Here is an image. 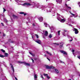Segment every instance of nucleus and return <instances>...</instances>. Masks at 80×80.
<instances>
[{"mask_svg": "<svg viewBox=\"0 0 80 80\" xmlns=\"http://www.w3.org/2000/svg\"><path fill=\"white\" fill-rule=\"evenodd\" d=\"M46 68L47 69H52V68H54V67L53 66H51V67H50L48 66L47 65L46 66Z\"/></svg>", "mask_w": 80, "mask_h": 80, "instance_id": "nucleus-1", "label": "nucleus"}, {"mask_svg": "<svg viewBox=\"0 0 80 80\" xmlns=\"http://www.w3.org/2000/svg\"><path fill=\"white\" fill-rule=\"evenodd\" d=\"M73 31H75V34H77V33H78V30L76 28H74L73 29Z\"/></svg>", "mask_w": 80, "mask_h": 80, "instance_id": "nucleus-2", "label": "nucleus"}, {"mask_svg": "<svg viewBox=\"0 0 80 80\" xmlns=\"http://www.w3.org/2000/svg\"><path fill=\"white\" fill-rule=\"evenodd\" d=\"M56 2L59 4H62V0H56Z\"/></svg>", "mask_w": 80, "mask_h": 80, "instance_id": "nucleus-3", "label": "nucleus"}, {"mask_svg": "<svg viewBox=\"0 0 80 80\" xmlns=\"http://www.w3.org/2000/svg\"><path fill=\"white\" fill-rule=\"evenodd\" d=\"M60 52L62 53H63L64 55H67V53L65 51L63 50H62L60 51Z\"/></svg>", "mask_w": 80, "mask_h": 80, "instance_id": "nucleus-4", "label": "nucleus"}, {"mask_svg": "<svg viewBox=\"0 0 80 80\" xmlns=\"http://www.w3.org/2000/svg\"><path fill=\"white\" fill-rule=\"evenodd\" d=\"M35 42L39 44H41V41L40 40H37L36 41H35Z\"/></svg>", "mask_w": 80, "mask_h": 80, "instance_id": "nucleus-5", "label": "nucleus"}, {"mask_svg": "<svg viewBox=\"0 0 80 80\" xmlns=\"http://www.w3.org/2000/svg\"><path fill=\"white\" fill-rule=\"evenodd\" d=\"M10 65L11 66V68L12 69V72L13 73H14V68H13V65L12 64H10Z\"/></svg>", "mask_w": 80, "mask_h": 80, "instance_id": "nucleus-6", "label": "nucleus"}, {"mask_svg": "<svg viewBox=\"0 0 80 80\" xmlns=\"http://www.w3.org/2000/svg\"><path fill=\"white\" fill-rule=\"evenodd\" d=\"M39 8H45V7L43 6H39L38 7Z\"/></svg>", "mask_w": 80, "mask_h": 80, "instance_id": "nucleus-7", "label": "nucleus"}, {"mask_svg": "<svg viewBox=\"0 0 80 80\" xmlns=\"http://www.w3.org/2000/svg\"><path fill=\"white\" fill-rule=\"evenodd\" d=\"M59 44L60 45H61L59 47L60 48H62L63 47V43L62 42H61V43H60Z\"/></svg>", "mask_w": 80, "mask_h": 80, "instance_id": "nucleus-8", "label": "nucleus"}, {"mask_svg": "<svg viewBox=\"0 0 80 80\" xmlns=\"http://www.w3.org/2000/svg\"><path fill=\"white\" fill-rule=\"evenodd\" d=\"M38 19L40 22H42V21H43V18H42V17L39 18H38Z\"/></svg>", "mask_w": 80, "mask_h": 80, "instance_id": "nucleus-9", "label": "nucleus"}, {"mask_svg": "<svg viewBox=\"0 0 80 80\" xmlns=\"http://www.w3.org/2000/svg\"><path fill=\"white\" fill-rule=\"evenodd\" d=\"M50 29L51 30V32H53L54 30H55V28H54L53 27L50 28Z\"/></svg>", "mask_w": 80, "mask_h": 80, "instance_id": "nucleus-10", "label": "nucleus"}, {"mask_svg": "<svg viewBox=\"0 0 80 80\" xmlns=\"http://www.w3.org/2000/svg\"><path fill=\"white\" fill-rule=\"evenodd\" d=\"M65 21H66V19H61L60 20V22H62V23H63V22H65Z\"/></svg>", "mask_w": 80, "mask_h": 80, "instance_id": "nucleus-11", "label": "nucleus"}, {"mask_svg": "<svg viewBox=\"0 0 80 80\" xmlns=\"http://www.w3.org/2000/svg\"><path fill=\"white\" fill-rule=\"evenodd\" d=\"M23 5H31V4L30 3H26L25 2L24 3Z\"/></svg>", "mask_w": 80, "mask_h": 80, "instance_id": "nucleus-12", "label": "nucleus"}, {"mask_svg": "<svg viewBox=\"0 0 80 80\" xmlns=\"http://www.w3.org/2000/svg\"><path fill=\"white\" fill-rule=\"evenodd\" d=\"M65 6H66V7H67V8H69V9H72V8H71V7L68 6V5L67 4H65Z\"/></svg>", "mask_w": 80, "mask_h": 80, "instance_id": "nucleus-13", "label": "nucleus"}, {"mask_svg": "<svg viewBox=\"0 0 80 80\" xmlns=\"http://www.w3.org/2000/svg\"><path fill=\"white\" fill-rule=\"evenodd\" d=\"M48 32L46 31L45 32V33L44 34V35L45 36H48Z\"/></svg>", "mask_w": 80, "mask_h": 80, "instance_id": "nucleus-14", "label": "nucleus"}, {"mask_svg": "<svg viewBox=\"0 0 80 80\" xmlns=\"http://www.w3.org/2000/svg\"><path fill=\"white\" fill-rule=\"evenodd\" d=\"M55 71L56 72V73H59V71L57 69H55Z\"/></svg>", "mask_w": 80, "mask_h": 80, "instance_id": "nucleus-15", "label": "nucleus"}, {"mask_svg": "<svg viewBox=\"0 0 80 80\" xmlns=\"http://www.w3.org/2000/svg\"><path fill=\"white\" fill-rule=\"evenodd\" d=\"M24 64L25 65H26V66H30V64L28 63H24Z\"/></svg>", "mask_w": 80, "mask_h": 80, "instance_id": "nucleus-16", "label": "nucleus"}, {"mask_svg": "<svg viewBox=\"0 0 80 80\" xmlns=\"http://www.w3.org/2000/svg\"><path fill=\"white\" fill-rule=\"evenodd\" d=\"M46 53H47V54H48V55H49L50 56H52V54L50 53V52H49L46 51Z\"/></svg>", "mask_w": 80, "mask_h": 80, "instance_id": "nucleus-17", "label": "nucleus"}, {"mask_svg": "<svg viewBox=\"0 0 80 80\" xmlns=\"http://www.w3.org/2000/svg\"><path fill=\"white\" fill-rule=\"evenodd\" d=\"M34 77L35 80H37V75L36 74L34 75Z\"/></svg>", "mask_w": 80, "mask_h": 80, "instance_id": "nucleus-18", "label": "nucleus"}, {"mask_svg": "<svg viewBox=\"0 0 80 80\" xmlns=\"http://www.w3.org/2000/svg\"><path fill=\"white\" fill-rule=\"evenodd\" d=\"M12 17H13V18H18V17L17 16H16L15 15H12Z\"/></svg>", "mask_w": 80, "mask_h": 80, "instance_id": "nucleus-19", "label": "nucleus"}, {"mask_svg": "<svg viewBox=\"0 0 80 80\" xmlns=\"http://www.w3.org/2000/svg\"><path fill=\"white\" fill-rule=\"evenodd\" d=\"M0 57H1V58H3V57H5V56L2 55L0 54Z\"/></svg>", "mask_w": 80, "mask_h": 80, "instance_id": "nucleus-20", "label": "nucleus"}, {"mask_svg": "<svg viewBox=\"0 0 80 80\" xmlns=\"http://www.w3.org/2000/svg\"><path fill=\"white\" fill-rule=\"evenodd\" d=\"M4 55L6 57H8V53H5Z\"/></svg>", "mask_w": 80, "mask_h": 80, "instance_id": "nucleus-21", "label": "nucleus"}, {"mask_svg": "<svg viewBox=\"0 0 80 80\" xmlns=\"http://www.w3.org/2000/svg\"><path fill=\"white\" fill-rule=\"evenodd\" d=\"M54 45H59V44L58 43H54Z\"/></svg>", "mask_w": 80, "mask_h": 80, "instance_id": "nucleus-22", "label": "nucleus"}, {"mask_svg": "<svg viewBox=\"0 0 80 80\" xmlns=\"http://www.w3.org/2000/svg\"><path fill=\"white\" fill-rule=\"evenodd\" d=\"M18 63H23V62L20 61H18Z\"/></svg>", "mask_w": 80, "mask_h": 80, "instance_id": "nucleus-23", "label": "nucleus"}, {"mask_svg": "<svg viewBox=\"0 0 80 80\" xmlns=\"http://www.w3.org/2000/svg\"><path fill=\"white\" fill-rule=\"evenodd\" d=\"M1 50V51H2V52H3V53H5V51L3 49H2Z\"/></svg>", "mask_w": 80, "mask_h": 80, "instance_id": "nucleus-24", "label": "nucleus"}, {"mask_svg": "<svg viewBox=\"0 0 80 80\" xmlns=\"http://www.w3.org/2000/svg\"><path fill=\"white\" fill-rule=\"evenodd\" d=\"M44 24L45 25V27H47V23H44Z\"/></svg>", "mask_w": 80, "mask_h": 80, "instance_id": "nucleus-25", "label": "nucleus"}, {"mask_svg": "<svg viewBox=\"0 0 80 80\" xmlns=\"http://www.w3.org/2000/svg\"><path fill=\"white\" fill-rule=\"evenodd\" d=\"M62 35L65 37H66V34H65V33H64V32H62Z\"/></svg>", "mask_w": 80, "mask_h": 80, "instance_id": "nucleus-26", "label": "nucleus"}, {"mask_svg": "<svg viewBox=\"0 0 80 80\" xmlns=\"http://www.w3.org/2000/svg\"><path fill=\"white\" fill-rule=\"evenodd\" d=\"M19 13L20 14H24V12H19Z\"/></svg>", "mask_w": 80, "mask_h": 80, "instance_id": "nucleus-27", "label": "nucleus"}, {"mask_svg": "<svg viewBox=\"0 0 80 80\" xmlns=\"http://www.w3.org/2000/svg\"><path fill=\"white\" fill-rule=\"evenodd\" d=\"M47 78L48 79H50V78L48 76H46Z\"/></svg>", "mask_w": 80, "mask_h": 80, "instance_id": "nucleus-28", "label": "nucleus"}, {"mask_svg": "<svg viewBox=\"0 0 80 80\" xmlns=\"http://www.w3.org/2000/svg\"><path fill=\"white\" fill-rule=\"evenodd\" d=\"M52 35L51 34H50L49 35V38H52Z\"/></svg>", "mask_w": 80, "mask_h": 80, "instance_id": "nucleus-29", "label": "nucleus"}, {"mask_svg": "<svg viewBox=\"0 0 80 80\" xmlns=\"http://www.w3.org/2000/svg\"><path fill=\"white\" fill-rule=\"evenodd\" d=\"M35 35L36 36V37L37 38H38V35L35 34Z\"/></svg>", "mask_w": 80, "mask_h": 80, "instance_id": "nucleus-30", "label": "nucleus"}, {"mask_svg": "<svg viewBox=\"0 0 80 80\" xmlns=\"http://www.w3.org/2000/svg\"><path fill=\"white\" fill-rule=\"evenodd\" d=\"M60 31H58V35H60Z\"/></svg>", "mask_w": 80, "mask_h": 80, "instance_id": "nucleus-31", "label": "nucleus"}, {"mask_svg": "<svg viewBox=\"0 0 80 80\" xmlns=\"http://www.w3.org/2000/svg\"><path fill=\"white\" fill-rule=\"evenodd\" d=\"M43 75L44 76H47L48 75L47 74H43Z\"/></svg>", "mask_w": 80, "mask_h": 80, "instance_id": "nucleus-32", "label": "nucleus"}, {"mask_svg": "<svg viewBox=\"0 0 80 80\" xmlns=\"http://www.w3.org/2000/svg\"><path fill=\"white\" fill-rule=\"evenodd\" d=\"M3 37H5V36H6V35H5V34L4 33H3Z\"/></svg>", "mask_w": 80, "mask_h": 80, "instance_id": "nucleus-33", "label": "nucleus"}, {"mask_svg": "<svg viewBox=\"0 0 80 80\" xmlns=\"http://www.w3.org/2000/svg\"><path fill=\"white\" fill-rule=\"evenodd\" d=\"M3 13H4V12H5V11H6V10H5V8H3Z\"/></svg>", "mask_w": 80, "mask_h": 80, "instance_id": "nucleus-34", "label": "nucleus"}, {"mask_svg": "<svg viewBox=\"0 0 80 80\" xmlns=\"http://www.w3.org/2000/svg\"><path fill=\"white\" fill-rule=\"evenodd\" d=\"M71 14V15H73V16H75V14H73V13L70 12Z\"/></svg>", "mask_w": 80, "mask_h": 80, "instance_id": "nucleus-35", "label": "nucleus"}, {"mask_svg": "<svg viewBox=\"0 0 80 80\" xmlns=\"http://www.w3.org/2000/svg\"><path fill=\"white\" fill-rule=\"evenodd\" d=\"M31 60H32L33 63H34V61L33 60V59H32V58H31Z\"/></svg>", "mask_w": 80, "mask_h": 80, "instance_id": "nucleus-36", "label": "nucleus"}, {"mask_svg": "<svg viewBox=\"0 0 80 80\" xmlns=\"http://www.w3.org/2000/svg\"><path fill=\"white\" fill-rule=\"evenodd\" d=\"M32 57H34L35 56V54H32V55H31Z\"/></svg>", "mask_w": 80, "mask_h": 80, "instance_id": "nucleus-37", "label": "nucleus"}, {"mask_svg": "<svg viewBox=\"0 0 80 80\" xmlns=\"http://www.w3.org/2000/svg\"><path fill=\"white\" fill-rule=\"evenodd\" d=\"M75 52V50H72V53H73V52Z\"/></svg>", "mask_w": 80, "mask_h": 80, "instance_id": "nucleus-38", "label": "nucleus"}, {"mask_svg": "<svg viewBox=\"0 0 80 80\" xmlns=\"http://www.w3.org/2000/svg\"><path fill=\"white\" fill-rule=\"evenodd\" d=\"M1 24H2V26H4V25H3V23L1 22Z\"/></svg>", "mask_w": 80, "mask_h": 80, "instance_id": "nucleus-39", "label": "nucleus"}, {"mask_svg": "<svg viewBox=\"0 0 80 80\" xmlns=\"http://www.w3.org/2000/svg\"><path fill=\"white\" fill-rule=\"evenodd\" d=\"M64 32H67V31L65 30H64Z\"/></svg>", "mask_w": 80, "mask_h": 80, "instance_id": "nucleus-40", "label": "nucleus"}, {"mask_svg": "<svg viewBox=\"0 0 80 80\" xmlns=\"http://www.w3.org/2000/svg\"><path fill=\"white\" fill-rule=\"evenodd\" d=\"M78 58H79V59H80V56H78Z\"/></svg>", "mask_w": 80, "mask_h": 80, "instance_id": "nucleus-41", "label": "nucleus"}, {"mask_svg": "<svg viewBox=\"0 0 80 80\" xmlns=\"http://www.w3.org/2000/svg\"><path fill=\"white\" fill-rule=\"evenodd\" d=\"M70 42H72V41H73V39H71L69 41Z\"/></svg>", "mask_w": 80, "mask_h": 80, "instance_id": "nucleus-42", "label": "nucleus"}, {"mask_svg": "<svg viewBox=\"0 0 80 80\" xmlns=\"http://www.w3.org/2000/svg\"><path fill=\"white\" fill-rule=\"evenodd\" d=\"M29 53H30V54L31 55H32V53H31V52H29Z\"/></svg>", "mask_w": 80, "mask_h": 80, "instance_id": "nucleus-43", "label": "nucleus"}, {"mask_svg": "<svg viewBox=\"0 0 80 80\" xmlns=\"http://www.w3.org/2000/svg\"><path fill=\"white\" fill-rule=\"evenodd\" d=\"M57 15H59V16H60V15L58 13H57Z\"/></svg>", "mask_w": 80, "mask_h": 80, "instance_id": "nucleus-44", "label": "nucleus"}, {"mask_svg": "<svg viewBox=\"0 0 80 80\" xmlns=\"http://www.w3.org/2000/svg\"><path fill=\"white\" fill-rule=\"evenodd\" d=\"M32 25H33V27H35V24H32Z\"/></svg>", "mask_w": 80, "mask_h": 80, "instance_id": "nucleus-45", "label": "nucleus"}, {"mask_svg": "<svg viewBox=\"0 0 80 80\" xmlns=\"http://www.w3.org/2000/svg\"><path fill=\"white\" fill-rule=\"evenodd\" d=\"M41 78H43V76H42V75H41Z\"/></svg>", "mask_w": 80, "mask_h": 80, "instance_id": "nucleus-46", "label": "nucleus"}, {"mask_svg": "<svg viewBox=\"0 0 80 80\" xmlns=\"http://www.w3.org/2000/svg\"><path fill=\"white\" fill-rule=\"evenodd\" d=\"M61 63H64V62H62V61H61Z\"/></svg>", "mask_w": 80, "mask_h": 80, "instance_id": "nucleus-47", "label": "nucleus"}, {"mask_svg": "<svg viewBox=\"0 0 80 80\" xmlns=\"http://www.w3.org/2000/svg\"><path fill=\"white\" fill-rule=\"evenodd\" d=\"M0 80H2V78L1 77H0Z\"/></svg>", "mask_w": 80, "mask_h": 80, "instance_id": "nucleus-48", "label": "nucleus"}, {"mask_svg": "<svg viewBox=\"0 0 80 80\" xmlns=\"http://www.w3.org/2000/svg\"><path fill=\"white\" fill-rule=\"evenodd\" d=\"M47 59H48V60H49V61H50V59H48V58H47Z\"/></svg>", "mask_w": 80, "mask_h": 80, "instance_id": "nucleus-49", "label": "nucleus"}, {"mask_svg": "<svg viewBox=\"0 0 80 80\" xmlns=\"http://www.w3.org/2000/svg\"><path fill=\"white\" fill-rule=\"evenodd\" d=\"M67 2H68V1H70V0H66Z\"/></svg>", "mask_w": 80, "mask_h": 80, "instance_id": "nucleus-50", "label": "nucleus"}, {"mask_svg": "<svg viewBox=\"0 0 80 80\" xmlns=\"http://www.w3.org/2000/svg\"><path fill=\"white\" fill-rule=\"evenodd\" d=\"M78 5H80V2H79L78 3Z\"/></svg>", "mask_w": 80, "mask_h": 80, "instance_id": "nucleus-51", "label": "nucleus"}, {"mask_svg": "<svg viewBox=\"0 0 80 80\" xmlns=\"http://www.w3.org/2000/svg\"><path fill=\"white\" fill-rule=\"evenodd\" d=\"M34 60H37V58H34Z\"/></svg>", "mask_w": 80, "mask_h": 80, "instance_id": "nucleus-52", "label": "nucleus"}, {"mask_svg": "<svg viewBox=\"0 0 80 80\" xmlns=\"http://www.w3.org/2000/svg\"><path fill=\"white\" fill-rule=\"evenodd\" d=\"M24 16H25V15H26V14H24Z\"/></svg>", "mask_w": 80, "mask_h": 80, "instance_id": "nucleus-53", "label": "nucleus"}, {"mask_svg": "<svg viewBox=\"0 0 80 80\" xmlns=\"http://www.w3.org/2000/svg\"><path fill=\"white\" fill-rule=\"evenodd\" d=\"M16 2H19V1L18 0H16Z\"/></svg>", "mask_w": 80, "mask_h": 80, "instance_id": "nucleus-54", "label": "nucleus"}, {"mask_svg": "<svg viewBox=\"0 0 80 80\" xmlns=\"http://www.w3.org/2000/svg\"><path fill=\"white\" fill-rule=\"evenodd\" d=\"M46 56H47V55H46V54H45V55H44V56H45V57H46Z\"/></svg>", "mask_w": 80, "mask_h": 80, "instance_id": "nucleus-55", "label": "nucleus"}, {"mask_svg": "<svg viewBox=\"0 0 80 80\" xmlns=\"http://www.w3.org/2000/svg\"><path fill=\"white\" fill-rule=\"evenodd\" d=\"M11 43H13V41H11Z\"/></svg>", "mask_w": 80, "mask_h": 80, "instance_id": "nucleus-56", "label": "nucleus"}, {"mask_svg": "<svg viewBox=\"0 0 80 80\" xmlns=\"http://www.w3.org/2000/svg\"><path fill=\"white\" fill-rule=\"evenodd\" d=\"M32 38H33V36H32Z\"/></svg>", "mask_w": 80, "mask_h": 80, "instance_id": "nucleus-57", "label": "nucleus"}, {"mask_svg": "<svg viewBox=\"0 0 80 80\" xmlns=\"http://www.w3.org/2000/svg\"><path fill=\"white\" fill-rule=\"evenodd\" d=\"M1 33H2V32H0V34H1Z\"/></svg>", "mask_w": 80, "mask_h": 80, "instance_id": "nucleus-58", "label": "nucleus"}, {"mask_svg": "<svg viewBox=\"0 0 80 80\" xmlns=\"http://www.w3.org/2000/svg\"><path fill=\"white\" fill-rule=\"evenodd\" d=\"M68 80H72V79H68Z\"/></svg>", "mask_w": 80, "mask_h": 80, "instance_id": "nucleus-59", "label": "nucleus"}, {"mask_svg": "<svg viewBox=\"0 0 80 80\" xmlns=\"http://www.w3.org/2000/svg\"><path fill=\"white\" fill-rule=\"evenodd\" d=\"M73 55H74V53H73Z\"/></svg>", "mask_w": 80, "mask_h": 80, "instance_id": "nucleus-60", "label": "nucleus"}, {"mask_svg": "<svg viewBox=\"0 0 80 80\" xmlns=\"http://www.w3.org/2000/svg\"><path fill=\"white\" fill-rule=\"evenodd\" d=\"M61 17H62V18H63V17H62V16Z\"/></svg>", "mask_w": 80, "mask_h": 80, "instance_id": "nucleus-61", "label": "nucleus"}, {"mask_svg": "<svg viewBox=\"0 0 80 80\" xmlns=\"http://www.w3.org/2000/svg\"><path fill=\"white\" fill-rule=\"evenodd\" d=\"M47 0H46V1H47Z\"/></svg>", "mask_w": 80, "mask_h": 80, "instance_id": "nucleus-62", "label": "nucleus"}, {"mask_svg": "<svg viewBox=\"0 0 80 80\" xmlns=\"http://www.w3.org/2000/svg\"><path fill=\"white\" fill-rule=\"evenodd\" d=\"M9 42H10V41H9Z\"/></svg>", "mask_w": 80, "mask_h": 80, "instance_id": "nucleus-63", "label": "nucleus"}, {"mask_svg": "<svg viewBox=\"0 0 80 80\" xmlns=\"http://www.w3.org/2000/svg\"><path fill=\"white\" fill-rule=\"evenodd\" d=\"M79 7H80V5H79Z\"/></svg>", "mask_w": 80, "mask_h": 80, "instance_id": "nucleus-64", "label": "nucleus"}]
</instances>
